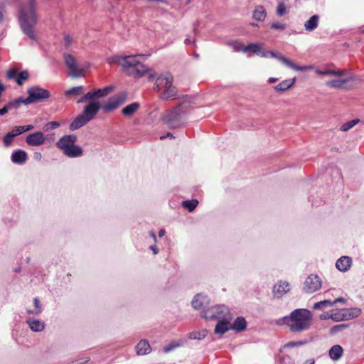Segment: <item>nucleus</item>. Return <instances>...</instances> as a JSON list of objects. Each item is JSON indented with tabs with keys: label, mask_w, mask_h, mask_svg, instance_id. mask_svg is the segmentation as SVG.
Instances as JSON below:
<instances>
[{
	"label": "nucleus",
	"mask_w": 364,
	"mask_h": 364,
	"mask_svg": "<svg viewBox=\"0 0 364 364\" xmlns=\"http://www.w3.org/2000/svg\"><path fill=\"white\" fill-rule=\"evenodd\" d=\"M267 16L265 9L262 6H257L253 11L252 17L257 21H262Z\"/></svg>",
	"instance_id": "7c9ffc66"
},
{
	"label": "nucleus",
	"mask_w": 364,
	"mask_h": 364,
	"mask_svg": "<svg viewBox=\"0 0 364 364\" xmlns=\"http://www.w3.org/2000/svg\"><path fill=\"white\" fill-rule=\"evenodd\" d=\"M21 105V102L19 100H16L14 101L9 102L6 104L4 107L0 109V116H3L6 114L9 110L13 108H18Z\"/></svg>",
	"instance_id": "72a5a7b5"
},
{
	"label": "nucleus",
	"mask_w": 364,
	"mask_h": 364,
	"mask_svg": "<svg viewBox=\"0 0 364 364\" xmlns=\"http://www.w3.org/2000/svg\"><path fill=\"white\" fill-rule=\"evenodd\" d=\"M315 363V361L314 359H309V360H306L304 364H314Z\"/></svg>",
	"instance_id": "0e129e2a"
},
{
	"label": "nucleus",
	"mask_w": 364,
	"mask_h": 364,
	"mask_svg": "<svg viewBox=\"0 0 364 364\" xmlns=\"http://www.w3.org/2000/svg\"><path fill=\"white\" fill-rule=\"evenodd\" d=\"M83 92H84V87L80 85V86L73 87L72 88H70V89L65 90V95L68 98H72L73 97L79 96V95H82L83 93Z\"/></svg>",
	"instance_id": "473e14b6"
},
{
	"label": "nucleus",
	"mask_w": 364,
	"mask_h": 364,
	"mask_svg": "<svg viewBox=\"0 0 364 364\" xmlns=\"http://www.w3.org/2000/svg\"><path fill=\"white\" fill-rule=\"evenodd\" d=\"M149 249L153 252V254L154 255H157L159 252V248L156 247V245H151L149 247Z\"/></svg>",
	"instance_id": "4d7b16f0"
},
{
	"label": "nucleus",
	"mask_w": 364,
	"mask_h": 364,
	"mask_svg": "<svg viewBox=\"0 0 364 364\" xmlns=\"http://www.w3.org/2000/svg\"><path fill=\"white\" fill-rule=\"evenodd\" d=\"M27 93L28 97L26 99H18L21 104L26 105L43 101L50 97L48 90L36 85L28 87Z\"/></svg>",
	"instance_id": "1a4fd4ad"
},
{
	"label": "nucleus",
	"mask_w": 364,
	"mask_h": 364,
	"mask_svg": "<svg viewBox=\"0 0 364 364\" xmlns=\"http://www.w3.org/2000/svg\"><path fill=\"white\" fill-rule=\"evenodd\" d=\"M173 77L169 73L160 75L156 79L154 90L163 100L176 96L177 88L173 85Z\"/></svg>",
	"instance_id": "39448f33"
},
{
	"label": "nucleus",
	"mask_w": 364,
	"mask_h": 364,
	"mask_svg": "<svg viewBox=\"0 0 364 364\" xmlns=\"http://www.w3.org/2000/svg\"><path fill=\"white\" fill-rule=\"evenodd\" d=\"M319 22V16L318 15H313L309 20L304 23V28L307 31H312L315 30Z\"/></svg>",
	"instance_id": "cd10ccee"
},
{
	"label": "nucleus",
	"mask_w": 364,
	"mask_h": 364,
	"mask_svg": "<svg viewBox=\"0 0 364 364\" xmlns=\"http://www.w3.org/2000/svg\"><path fill=\"white\" fill-rule=\"evenodd\" d=\"M277 80H278V79H277V78H276V77H269V78L268 79V82H269V83H274V82H276Z\"/></svg>",
	"instance_id": "69168bd1"
},
{
	"label": "nucleus",
	"mask_w": 364,
	"mask_h": 364,
	"mask_svg": "<svg viewBox=\"0 0 364 364\" xmlns=\"http://www.w3.org/2000/svg\"><path fill=\"white\" fill-rule=\"evenodd\" d=\"M331 319L334 321H344V314L343 309L337 310L336 311H332L331 313Z\"/></svg>",
	"instance_id": "ea45409f"
},
{
	"label": "nucleus",
	"mask_w": 364,
	"mask_h": 364,
	"mask_svg": "<svg viewBox=\"0 0 364 364\" xmlns=\"http://www.w3.org/2000/svg\"><path fill=\"white\" fill-rule=\"evenodd\" d=\"M42 158L41 154L39 152H36L34 154V159L37 161H40Z\"/></svg>",
	"instance_id": "bf43d9fd"
},
{
	"label": "nucleus",
	"mask_w": 364,
	"mask_h": 364,
	"mask_svg": "<svg viewBox=\"0 0 364 364\" xmlns=\"http://www.w3.org/2000/svg\"><path fill=\"white\" fill-rule=\"evenodd\" d=\"M64 60L69 70V75L73 77H77L82 75L83 70L80 69L76 63L75 58L70 54L64 55Z\"/></svg>",
	"instance_id": "ddd939ff"
},
{
	"label": "nucleus",
	"mask_w": 364,
	"mask_h": 364,
	"mask_svg": "<svg viewBox=\"0 0 364 364\" xmlns=\"http://www.w3.org/2000/svg\"><path fill=\"white\" fill-rule=\"evenodd\" d=\"M139 55L117 56L113 62L119 65L129 76L140 77L149 71V69L138 60Z\"/></svg>",
	"instance_id": "20e7f679"
},
{
	"label": "nucleus",
	"mask_w": 364,
	"mask_h": 364,
	"mask_svg": "<svg viewBox=\"0 0 364 364\" xmlns=\"http://www.w3.org/2000/svg\"><path fill=\"white\" fill-rule=\"evenodd\" d=\"M359 122L360 120L358 119H354L347 122L341 126V130L343 132H347L356 125Z\"/></svg>",
	"instance_id": "a19ab883"
},
{
	"label": "nucleus",
	"mask_w": 364,
	"mask_h": 364,
	"mask_svg": "<svg viewBox=\"0 0 364 364\" xmlns=\"http://www.w3.org/2000/svg\"><path fill=\"white\" fill-rule=\"evenodd\" d=\"M113 89L112 86H107L104 88L92 90V100L95 97H102L107 95Z\"/></svg>",
	"instance_id": "f704fd0d"
},
{
	"label": "nucleus",
	"mask_w": 364,
	"mask_h": 364,
	"mask_svg": "<svg viewBox=\"0 0 364 364\" xmlns=\"http://www.w3.org/2000/svg\"><path fill=\"white\" fill-rule=\"evenodd\" d=\"M271 28L276 30H284L286 28V24L279 22H274L272 23Z\"/></svg>",
	"instance_id": "8fccbe9b"
},
{
	"label": "nucleus",
	"mask_w": 364,
	"mask_h": 364,
	"mask_svg": "<svg viewBox=\"0 0 364 364\" xmlns=\"http://www.w3.org/2000/svg\"><path fill=\"white\" fill-rule=\"evenodd\" d=\"M139 108L138 102H133L122 109V114L125 117H132Z\"/></svg>",
	"instance_id": "c85d7f7f"
},
{
	"label": "nucleus",
	"mask_w": 364,
	"mask_h": 364,
	"mask_svg": "<svg viewBox=\"0 0 364 364\" xmlns=\"http://www.w3.org/2000/svg\"><path fill=\"white\" fill-rule=\"evenodd\" d=\"M331 306H333L332 304H331V301L330 300H323V301H321L319 302H317L316 304H314L313 308L314 309H325L328 307H331Z\"/></svg>",
	"instance_id": "58836bf2"
},
{
	"label": "nucleus",
	"mask_w": 364,
	"mask_h": 364,
	"mask_svg": "<svg viewBox=\"0 0 364 364\" xmlns=\"http://www.w3.org/2000/svg\"><path fill=\"white\" fill-rule=\"evenodd\" d=\"M229 46H231L237 52L245 53V46L242 45L239 41H232L229 43Z\"/></svg>",
	"instance_id": "c03bdc74"
},
{
	"label": "nucleus",
	"mask_w": 364,
	"mask_h": 364,
	"mask_svg": "<svg viewBox=\"0 0 364 364\" xmlns=\"http://www.w3.org/2000/svg\"><path fill=\"white\" fill-rule=\"evenodd\" d=\"M193 41H191L189 38H186L184 41L186 45H191Z\"/></svg>",
	"instance_id": "774afa93"
},
{
	"label": "nucleus",
	"mask_w": 364,
	"mask_h": 364,
	"mask_svg": "<svg viewBox=\"0 0 364 364\" xmlns=\"http://www.w3.org/2000/svg\"><path fill=\"white\" fill-rule=\"evenodd\" d=\"M198 205V200L196 199L187 200L182 202V206L189 212H193Z\"/></svg>",
	"instance_id": "c9c22d12"
},
{
	"label": "nucleus",
	"mask_w": 364,
	"mask_h": 364,
	"mask_svg": "<svg viewBox=\"0 0 364 364\" xmlns=\"http://www.w3.org/2000/svg\"><path fill=\"white\" fill-rule=\"evenodd\" d=\"M156 77V73H150L149 76V80H153Z\"/></svg>",
	"instance_id": "338daca9"
},
{
	"label": "nucleus",
	"mask_w": 364,
	"mask_h": 364,
	"mask_svg": "<svg viewBox=\"0 0 364 364\" xmlns=\"http://www.w3.org/2000/svg\"><path fill=\"white\" fill-rule=\"evenodd\" d=\"M348 326L347 324H340V325H337V326H335L332 330L333 331H341L343 329H344L345 328H346Z\"/></svg>",
	"instance_id": "5fc2aeb1"
},
{
	"label": "nucleus",
	"mask_w": 364,
	"mask_h": 364,
	"mask_svg": "<svg viewBox=\"0 0 364 364\" xmlns=\"http://www.w3.org/2000/svg\"><path fill=\"white\" fill-rule=\"evenodd\" d=\"M343 348L339 345H335L329 350V356L333 360H338L343 355Z\"/></svg>",
	"instance_id": "c756f323"
},
{
	"label": "nucleus",
	"mask_w": 364,
	"mask_h": 364,
	"mask_svg": "<svg viewBox=\"0 0 364 364\" xmlns=\"http://www.w3.org/2000/svg\"><path fill=\"white\" fill-rule=\"evenodd\" d=\"M345 301H346V300L343 298L339 297V298L335 299L334 301H331V304L333 306H334L335 304H336L338 302H345Z\"/></svg>",
	"instance_id": "13d9d810"
},
{
	"label": "nucleus",
	"mask_w": 364,
	"mask_h": 364,
	"mask_svg": "<svg viewBox=\"0 0 364 364\" xmlns=\"http://www.w3.org/2000/svg\"><path fill=\"white\" fill-rule=\"evenodd\" d=\"M87 100H91V92L86 93L81 99L77 100V103H82Z\"/></svg>",
	"instance_id": "864d4df0"
},
{
	"label": "nucleus",
	"mask_w": 364,
	"mask_h": 364,
	"mask_svg": "<svg viewBox=\"0 0 364 364\" xmlns=\"http://www.w3.org/2000/svg\"><path fill=\"white\" fill-rule=\"evenodd\" d=\"M320 319L321 320H327V319H331V314L326 312L324 314H322L319 316Z\"/></svg>",
	"instance_id": "6e6d98bb"
},
{
	"label": "nucleus",
	"mask_w": 364,
	"mask_h": 364,
	"mask_svg": "<svg viewBox=\"0 0 364 364\" xmlns=\"http://www.w3.org/2000/svg\"><path fill=\"white\" fill-rule=\"evenodd\" d=\"M231 329L230 321H218L215 327L214 332L218 335H223Z\"/></svg>",
	"instance_id": "5701e85b"
},
{
	"label": "nucleus",
	"mask_w": 364,
	"mask_h": 364,
	"mask_svg": "<svg viewBox=\"0 0 364 364\" xmlns=\"http://www.w3.org/2000/svg\"><path fill=\"white\" fill-rule=\"evenodd\" d=\"M30 330L35 333H40L45 330L46 323L44 321L34 318H28L26 321Z\"/></svg>",
	"instance_id": "a211bd4d"
},
{
	"label": "nucleus",
	"mask_w": 364,
	"mask_h": 364,
	"mask_svg": "<svg viewBox=\"0 0 364 364\" xmlns=\"http://www.w3.org/2000/svg\"><path fill=\"white\" fill-rule=\"evenodd\" d=\"M191 304L193 309L199 310L209 305L210 299L207 295L200 293L193 297Z\"/></svg>",
	"instance_id": "dca6fc26"
},
{
	"label": "nucleus",
	"mask_w": 364,
	"mask_h": 364,
	"mask_svg": "<svg viewBox=\"0 0 364 364\" xmlns=\"http://www.w3.org/2000/svg\"><path fill=\"white\" fill-rule=\"evenodd\" d=\"M351 264L352 259L350 257L343 256L337 260L336 267L338 270L346 272L350 267Z\"/></svg>",
	"instance_id": "4be33fe9"
},
{
	"label": "nucleus",
	"mask_w": 364,
	"mask_h": 364,
	"mask_svg": "<svg viewBox=\"0 0 364 364\" xmlns=\"http://www.w3.org/2000/svg\"><path fill=\"white\" fill-rule=\"evenodd\" d=\"M282 364H294L293 360L289 355H284L281 358Z\"/></svg>",
	"instance_id": "603ef678"
},
{
	"label": "nucleus",
	"mask_w": 364,
	"mask_h": 364,
	"mask_svg": "<svg viewBox=\"0 0 364 364\" xmlns=\"http://www.w3.org/2000/svg\"><path fill=\"white\" fill-rule=\"evenodd\" d=\"M287 11L286 6L283 3H279L277 9V13L279 16H283Z\"/></svg>",
	"instance_id": "de8ad7c7"
},
{
	"label": "nucleus",
	"mask_w": 364,
	"mask_h": 364,
	"mask_svg": "<svg viewBox=\"0 0 364 364\" xmlns=\"http://www.w3.org/2000/svg\"><path fill=\"white\" fill-rule=\"evenodd\" d=\"M102 105L99 102L92 101V117L97 113L100 109H102Z\"/></svg>",
	"instance_id": "3c124183"
},
{
	"label": "nucleus",
	"mask_w": 364,
	"mask_h": 364,
	"mask_svg": "<svg viewBox=\"0 0 364 364\" xmlns=\"http://www.w3.org/2000/svg\"><path fill=\"white\" fill-rule=\"evenodd\" d=\"M60 126V123L55 121L50 122L46 124L43 127V129L46 131H48L50 129H55Z\"/></svg>",
	"instance_id": "49530a36"
},
{
	"label": "nucleus",
	"mask_w": 364,
	"mask_h": 364,
	"mask_svg": "<svg viewBox=\"0 0 364 364\" xmlns=\"http://www.w3.org/2000/svg\"><path fill=\"white\" fill-rule=\"evenodd\" d=\"M28 159L27 154L25 151L22 149L15 150L11 156V160L15 164H23Z\"/></svg>",
	"instance_id": "6ab92c4d"
},
{
	"label": "nucleus",
	"mask_w": 364,
	"mask_h": 364,
	"mask_svg": "<svg viewBox=\"0 0 364 364\" xmlns=\"http://www.w3.org/2000/svg\"><path fill=\"white\" fill-rule=\"evenodd\" d=\"M291 332L301 333L307 331L312 325V314L306 309H296L282 318Z\"/></svg>",
	"instance_id": "f03ea898"
},
{
	"label": "nucleus",
	"mask_w": 364,
	"mask_h": 364,
	"mask_svg": "<svg viewBox=\"0 0 364 364\" xmlns=\"http://www.w3.org/2000/svg\"><path fill=\"white\" fill-rule=\"evenodd\" d=\"M90 119H91V101L85 106L84 112L70 124V129L76 130L85 125Z\"/></svg>",
	"instance_id": "9d476101"
},
{
	"label": "nucleus",
	"mask_w": 364,
	"mask_h": 364,
	"mask_svg": "<svg viewBox=\"0 0 364 364\" xmlns=\"http://www.w3.org/2000/svg\"><path fill=\"white\" fill-rule=\"evenodd\" d=\"M18 21L22 32L30 40H37L36 26L38 22V15L36 0H29L28 3L21 5Z\"/></svg>",
	"instance_id": "f257e3e1"
},
{
	"label": "nucleus",
	"mask_w": 364,
	"mask_h": 364,
	"mask_svg": "<svg viewBox=\"0 0 364 364\" xmlns=\"http://www.w3.org/2000/svg\"><path fill=\"white\" fill-rule=\"evenodd\" d=\"M265 52L267 53V57L271 56L272 58H277L278 60L282 62L284 65H285L286 66H287L288 68H289L294 70L302 71V70H307L313 69L312 65H303V66L297 65L292 60H291L284 56L278 55L274 51H265Z\"/></svg>",
	"instance_id": "f8f14e48"
},
{
	"label": "nucleus",
	"mask_w": 364,
	"mask_h": 364,
	"mask_svg": "<svg viewBox=\"0 0 364 364\" xmlns=\"http://www.w3.org/2000/svg\"><path fill=\"white\" fill-rule=\"evenodd\" d=\"M150 237L153 239L154 242L156 243L157 242V238L154 232H150Z\"/></svg>",
	"instance_id": "052dcab7"
},
{
	"label": "nucleus",
	"mask_w": 364,
	"mask_h": 364,
	"mask_svg": "<svg viewBox=\"0 0 364 364\" xmlns=\"http://www.w3.org/2000/svg\"><path fill=\"white\" fill-rule=\"evenodd\" d=\"M18 73H18V71L16 70H14V69L9 70L7 72V77L9 79H14L16 80V77H18Z\"/></svg>",
	"instance_id": "09e8293b"
},
{
	"label": "nucleus",
	"mask_w": 364,
	"mask_h": 364,
	"mask_svg": "<svg viewBox=\"0 0 364 364\" xmlns=\"http://www.w3.org/2000/svg\"><path fill=\"white\" fill-rule=\"evenodd\" d=\"M166 232H165V230L164 229H161L159 231V236L160 237H162L163 236H164Z\"/></svg>",
	"instance_id": "e2e57ef3"
},
{
	"label": "nucleus",
	"mask_w": 364,
	"mask_h": 364,
	"mask_svg": "<svg viewBox=\"0 0 364 364\" xmlns=\"http://www.w3.org/2000/svg\"><path fill=\"white\" fill-rule=\"evenodd\" d=\"M16 136V135L14 134V132H13V130L8 132L3 138V143L4 146L6 147L10 146L13 142L14 138Z\"/></svg>",
	"instance_id": "4c0bfd02"
},
{
	"label": "nucleus",
	"mask_w": 364,
	"mask_h": 364,
	"mask_svg": "<svg viewBox=\"0 0 364 364\" xmlns=\"http://www.w3.org/2000/svg\"><path fill=\"white\" fill-rule=\"evenodd\" d=\"M296 79H288L283 80L279 84L274 87V89L277 92H284L291 88L295 83Z\"/></svg>",
	"instance_id": "bb28decb"
},
{
	"label": "nucleus",
	"mask_w": 364,
	"mask_h": 364,
	"mask_svg": "<svg viewBox=\"0 0 364 364\" xmlns=\"http://www.w3.org/2000/svg\"><path fill=\"white\" fill-rule=\"evenodd\" d=\"M28 77L29 74L28 71H21L18 74V77H16V82L18 85H22L23 84V82L28 80Z\"/></svg>",
	"instance_id": "79ce46f5"
},
{
	"label": "nucleus",
	"mask_w": 364,
	"mask_h": 364,
	"mask_svg": "<svg viewBox=\"0 0 364 364\" xmlns=\"http://www.w3.org/2000/svg\"><path fill=\"white\" fill-rule=\"evenodd\" d=\"M291 289L290 284L286 281H279L273 288L274 295L279 298L289 292Z\"/></svg>",
	"instance_id": "f3484780"
},
{
	"label": "nucleus",
	"mask_w": 364,
	"mask_h": 364,
	"mask_svg": "<svg viewBox=\"0 0 364 364\" xmlns=\"http://www.w3.org/2000/svg\"><path fill=\"white\" fill-rule=\"evenodd\" d=\"M166 136H167V137H170V138H173V136L172 134H171V133H170V132H168V133H167L166 136H160V139H164Z\"/></svg>",
	"instance_id": "680f3d73"
},
{
	"label": "nucleus",
	"mask_w": 364,
	"mask_h": 364,
	"mask_svg": "<svg viewBox=\"0 0 364 364\" xmlns=\"http://www.w3.org/2000/svg\"><path fill=\"white\" fill-rule=\"evenodd\" d=\"M321 287V279L318 275L311 274L304 282V289L307 293H313Z\"/></svg>",
	"instance_id": "4468645a"
},
{
	"label": "nucleus",
	"mask_w": 364,
	"mask_h": 364,
	"mask_svg": "<svg viewBox=\"0 0 364 364\" xmlns=\"http://www.w3.org/2000/svg\"><path fill=\"white\" fill-rule=\"evenodd\" d=\"M186 343L187 341L185 338L173 341L164 348V352L168 353L177 348L184 346Z\"/></svg>",
	"instance_id": "393cba45"
},
{
	"label": "nucleus",
	"mask_w": 364,
	"mask_h": 364,
	"mask_svg": "<svg viewBox=\"0 0 364 364\" xmlns=\"http://www.w3.org/2000/svg\"><path fill=\"white\" fill-rule=\"evenodd\" d=\"M34 127L33 125H26V126H19L16 127V129H13V132H14V134L18 136L19 134H21L26 132L30 131L33 129Z\"/></svg>",
	"instance_id": "37998d69"
},
{
	"label": "nucleus",
	"mask_w": 364,
	"mask_h": 364,
	"mask_svg": "<svg viewBox=\"0 0 364 364\" xmlns=\"http://www.w3.org/2000/svg\"><path fill=\"white\" fill-rule=\"evenodd\" d=\"M46 141V137L43 132H36L32 134H28L26 136V142L30 145L33 146H38L43 144Z\"/></svg>",
	"instance_id": "2eb2a0df"
},
{
	"label": "nucleus",
	"mask_w": 364,
	"mask_h": 364,
	"mask_svg": "<svg viewBox=\"0 0 364 364\" xmlns=\"http://www.w3.org/2000/svg\"><path fill=\"white\" fill-rule=\"evenodd\" d=\"M206 336V331H193L189 333L188 337L192 340H203Z\"/></svg>",
	"instance_id": "e433bc0d"
},
{
	"label": "nucleus",
	"mask_w": 364,
	"mask_h": 364,
	"mask_svg": "<svg viewBox=\"0 0 364 364\" xmlns=\"http://www.w3.org/2000/svg\"><path fill=\"white\" fill-rule=\"evenodd\" d=\"M203 317L210 320L231 321L232 315L227 306L216 305L205 310L203 313Z\"/></svg>",
	"instance_id": "6e6552de"
},
{
	"label": "nucleus",
	"mask_w": 364,
	"mask_h": 364,
	"mask_svg": "<svg viewBox=\"0 0 364 364\" xmlns=\"http://www.w3.org/2000/svg\"><path fill=\"white\" fill-rule=\"evenodd\" d=\"M126 100L125 94H119L109 98L107 102L102 105V109L105 113L114 111L122 105Z\"/></svg>",
	"instance_id": "9b49d317"
},
{
	"label": "nucleus",
	"mask_w": 364,
	"mask_h": 364,
	"mask_svg": "<svg viewBox=\"0 0 364 364\" xmlns=\"http://www.w3.org/2000/svg\"><path fill=\"white\" fill-rule=\"evenodd\" d=\"M77 138L73 134L65 135L61 137L56 143L58 148L61 149L64 154L70 158L80 156L82 154L81 147L75 145Z\"/></svg>",
	"instance_id": "423d86ee"
},
{
	"label": "nucleus",
	"mask_w": 364,
	"mask_h": 364,
	"mask_svg": "<svg viewBox=\"0 0 364 364\" xmlns=\"http://www.w3.org/2000/svg\"><path fill=\"white\" fill-rule=\"evenodd\" d=\"M306 343V341H291L286 344H284L282 348H294V347H298L304 346Z\"/></svg>",
	"instance_id": "a18cd8bd"
},
{
	"label": "nucleus",
	"mask_w": 364,
	"mask_h": 364,
	"mask_svg": "<svg viewBox=\"0 0 364 364\" xmlns=\"http://www.w3.org/2000/svg\"><path fill=\"white\" fill-rule=\"evenodd\" d=\"M43 311L42 304L40 300L36 297L33 299V308L26 309V312L29 314L39 315Z\"/></svg>",
	"instance_id": "2f4dec72"
},
{
	"label": "nucleus",
	"mask_w": 364,
	"mask_h": 364,
	"mask_svg": "<svg viewBox=\"0 0 364 364\" xmlns=\"http://www.w3.org/2000/svg\"><path fill=\"white\" fill-rule=\"evenodd\" d=\"M136 353L138 355H145L149 354L152 348L146 339L141 340L135 347Z\"/></svg>",
	"instance_id": "aec40b11"
},
{
	"label": "nucleus",
	"mask_w": 364,
	"mask_h": 364,
	"mask_svg": "<svg viewBox=\"0 0 364 364\" xmlns=\"http://www.w3.org/2000/svg\"><path fill=\"white\" fill-rule=\"evenodd\" d=\"M344 321L350 320L358 317L361 314V309L359 308L343 309Z\"/></svg>",
	"instance_id": "a878e982"
},
{
	"label": "nucleus",
	"mask_w": 364,
	"mask_h": 364,
	"mask_svg": "<svg viewBox=\"0 0 364 364\" xmlns=\"http://www.w3.org/2000/svg\"><path fill=\"white\" fill-rule=\"evenodd\" d=\"M245 53H249V55L252 53H256L262 58H267V53L263 50L261 46L257 43H250L245 46Z\"/></svg>",
	"instance_id": "412c9836"
},
{
	"label": "nucleus",
	"mask_w": 364,
	"mask_h": 364,
	"mask_svg": "<svg viewBox=\"0 0 364 364\" xmlns=\"http://www.w3.org/2000/svg\"><path fill=\"white\" fill-rule=\"evenodd\" d=\"M316 73L320 75L335 76L336 78L328 80L326 82V85L331 88L343 89L347 87V84L350 82L357 80L355 75H351L346 69H326L316 70Z\"/></svg>",
	"instance_id": "7ed1b4c3"
},
{
	"label": "nucleus",
	"mask_w": 364,
	"mask_h": 364,
	"mask_svg": "<svg viewBox=\"0 0 364 364\" xmlns=\"http://www.w3.org/2000/svg\"><path fill=\"white\" fill-rule=\"evenodd\" d=\"M190 107L191 106L188 102H183L164 117V122L170 127H178L183 122V117L189 111Z\"/></svg>",
	"instance_id": "0eeeda50"
},
{
	"label": "nucleus",
	"mask_w": 364,
	"mask_h": 364,
	"mask_svg": "<svg viewBox=\"0 0 364 364\" xmlns=\"http://www.w3.org/2000/svg\"><path fill=\"white\" fill-rule=\"evenodd\" d=\"M231 329L240 332L243 331L247 328V321L244 317L239 316L235 318V320L230 323Z\"/></svg>",
	"instance_id": "b1692460"
}]
</instances>
